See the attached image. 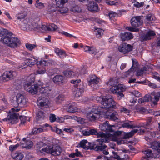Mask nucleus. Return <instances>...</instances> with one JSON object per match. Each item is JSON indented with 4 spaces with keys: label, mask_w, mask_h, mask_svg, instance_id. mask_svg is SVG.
Segmentation results:
<instances>
[{
    "label": "nucleus",
    "mask_w": 160,
    "mask_h": 160,
    "mask_svg": "<svg viewBox=\"0 0 160 160\" xmlns=\"http://www.w3.org/2000/svg\"><path fill=\"white\" fill-rule=\"evenodd\" d=\"M83 134L84 135L88 136L90 135H97L98 137H101V138L97 140L98 142L97 145L95 147L94 150L96 151H99L103 150L106 148L107 146L103 144L106 142V139L104 138L106 136L104 133L101 132H98L95 129H92L91 128H88L82 131Z\"/></svg>",
    "instance_id": "nucleus-1"
},
{
    "label": "nucleus",
    "mask_w": 160,
    "mask_h": 160,
    "mask_svg": "<svg viewBox=\"0 0 160 160\" xmlns=\"http://www.w3.org/2000/svg\"><path fill=\"white\" fill-rule=\"evenodd\" d=\"M6 29H2L0 31V34L3 36L2 39L4 43L9 47L15 48L20 45L19 40L17 38L14 37L12 32L7 33Z\"/></svg>",
    "instance_id": "nucleus-2"
},
{
    "label": "nucleus",
    "mask_w": 160,
    "mask_h": 160,
    "mask_svg": "<svg viewBox=\"0 0 160 160\" xmlns=\"http://www.w3.org/2000/svg\"><path fill=\"white\" fill-rule=\"evenodd\" d=\"M94 108L96 109V111L98 112V114H105L106 117L109 119L115 121L118 119L117 117V113L111 109H107L105 108L104 107H98Z\"/></svg>",
    "instance_id": "nucleus-3"
},
{
    "label": "nucleus",
    "mask_w": 160,
    "mask_h": 160,
    "mask_svg": "<svg viewBox=\"0 0 160 160\" xmlns=\"http://www.w3.org/2000/svg\"><path fill=\"white\" fill-rule=\"evenodd\" d=\"M42 150L55 156L60 155L62 152V148L58 144L48 145Z\"/></svg>",
    "instance_id": "nucleus-4"
},
{
    "label": "nucleus",
    "mask_w": 160,
    "mask_h": 160,
    "mask_svg": "<svg viewBox=\"0 0 160 160\" xmlns=\"http://www.w3.org/2000/svg\"><path fill=\"white\" fill-rule=\"evenodd\" d=\"M101 104L105 108L107 109H110L112 108H115L116 107L115 102L112 99V97L110 95L104 97L102 99Z\"/></svg>",
    "instance_id": "nucleus-5"
},
{
    "label": "nucleus",
    "mask_w": 160,
    "mask_h": 160,
    "mask_svg": "<svg viewBox=\"0 0 160 160\" xmlns=\"http://www.w3.org/2000/svg\"><path fill=\"white\" fill-rule=\"evenodd\" d=\"M88 84L90 86L94 89H97L100 85V79L94 75H91L88 78Z\"/></svg>",
    "instance_id": "nucleus-6"
},
{
    "label": "nucleus",
    "mask_w": 160,
    "mask_h": 160,
    "mask_svg": "<svg viewBox=\"0 0 160 160\" xmlns=\"http://www.w3.org/2000/svg\"><path fill=\"white\" fill-rule=\"evenodd\" d=\"M24 89L32 95L36 94L39 87L37 84H34L31 82H26L24 86Z\"/></svg>",
    "instance_id": "nucleus-7"
},
{
    "label": "nucleus",
    "mask_w": 160,
    "mask_h": 160,
    "mask_svg": "<svg viewBox=\"0 0 160 160\" xmlns=\"http://www.w3.org/2000/svg\"><path fill=\"white\" fill-rule=\"evenodd\" d=\"M17 100L15 101L14 104L16 106H19L21 107H24L26 105L27 100L26 98L20 94H18L16 96Z\"/></svg>",
    "instance_id": "nucleus-8"
},
{
    "label": "nucleus",
    "mask_w": 160,
    "mask_h": 160,
    "mask_svg": "<svg viewBox=\"0 0 160 160\" xmlns=\"http://www.w3.org/2000/svg\"><path fill=\"white\" fill-rule=\"evenodd\" d=\"M68 0H56V6L59 8L58 11L61 14L66 13L68 11V9L63 6L64 4L67 2Z\"/></svg>",
    "instance_id": "nucleus-9"
},
{
    "label": "nucleus",
    "mask_w": 160,
    "mask_h": 160,
    "mask_svg": "<svg viewBox=\"0 0 160 160\" xmlns=\"http://www.w3.org/2000/svg\"><path fill=\"white\" fill-rule=\"evenodd\" d=\"M143 16H138L132 17L131 20V23L132 27L137 28L141 25L143 23Z\"/></svg>",
    "instance_id": "nucleus-10"
},
{
    "label": "nucleus",
    "mask_w": 160,
    "mask_h": 160,
    "mask_svg": "<svg viewBox=\"0 0 160 160\" xmlns=\"http://www.w3.org/2000/svg\"><path fill=\"white\" fill-rule=\"evenodd\" d=\"M19 114L18 112H12L7 117L6 120L9 121V123L11 124L16 123L18 122Z\"/></svg>",
    "instance_id": "nucleus-11"
},
{
    "label": "nucleus",
    "mask_w": 160,
    "mask_h": 160,
    "mask_svg": "<svg viewBox=\"0 0 160 160\" xmlns=\"http://www.w3.org/2000/svg\"><path fill=\"white\" fill-rule=\"evenodd\" d=\"M49 101L48 98L45 97H39L37 101V104L41 108L43 107L48 108V107Z\"/></svg>",
    "instance_id": "nucleus-12"
},
{
    "label": "nucleus",
    "mask_w": 160,
    "mask_h": 160,
    "mask_svg": "<svg viewBox=\"0 0 160 160\" xmlns=\"http://www.w3.org/2000/svg\"><path fill=\"white\" fill-rule=\"evenodd\" d=\"M133 47L131 45L127 44L126 43H123L121 44L118 47V50L123 53L125 54L131 51Z\"/></svg>",
    "instance_id": "nucleus-13"
},
{
    "label": "nucleus",
    "mask_w": 160,
    "mask_h": 160,
    "mask_svg": "<svg viewBox=\"0 0 160 160\" xmlns=\"http://www.w3.org/2000/svg\"><path fill=\"white\" fill-rule=\"evenodd\" d=\"M150 101L154 105H156L157 104L160 98V92H153L151 93Z\"/></svg>",
    "instance_id": "nucleus-14"
},
{
    "label": "nucleus",
    "mask_w": 160,
    "mask_h": 160,
    "mask_svg": "<svg viewBox=\"0 0 160 160\" xmlns=\"http://www.w3.org/2000/svg\"><path fill=\"white\" fill-rule=\"evenodd\" d=\"M98 112L95 108H93L91 111L87 113V116L90 121H94L98 118Z\"/></svg>",
    "instance_id": "nucleus-15"
},
{
    "label": "nucleus",
    "mask_w": 160,
    "mask_h": 160,
    "mask_svg": "<svg viewBox=\"0 0 160 160\" xmlns=\"http://www.w3.org/2000/svg\"><path fill=\"white\" fill-rule=\"evenodd\" d=\"M155 35L154 32L152 31H150L146 34H144L141 35L140 40L142 42L151 39Z\"/></svg>",
    "instance_id": "nucleus-16"
},
{
    "label": "nucleus",
    "mask_w": 160,
    "mask_h": 160,
    "mask_svg": "<svg viewBox=\"0 0 160 160\" xmlns=\"http://www.w3.org/2000/svg\"><path fill=\"white\" fill-rule=\"evenodd\" d=\"M114 125H110L108 121H106L102 124L101 127L102 130L109 132H113V130L111 128L112 127H114Z\"/></svg>",
    "instance_id": "nucleus-17"
},
{
    "label": "nucleus",
    "mask_w": 160,
    "mask_h": 160,
    "mask_svg": "<svg viewBox=\"0 0 160 160\" xmlns=\"http://www.w3.org/2000/svg\"><path fill=\"white\" fill-rule=\"evenodd\" d=\"M64 77L60 75H57L53 78L54 82L57 84H60L63 83L64 82Z\"/></svg>",
    "instance_id": "nucleus-18"
},
{
    "label": "nucleus",
    "mask_w": 160,
    "mask_h": 160,
    "mask_svg": "<svg viewBox=\"0 0 160 160\" xmlns=\"http://www.w3.org/2000/svg\"><path fill=\"white\" fill-rule=\"evenodd\" d=\"M139 128V130L138 129H133L131 132L125 134L124 136V138L126 139L129 138L130 137H132L135 133L138 132V133L141 132H145V130H142L140 128Z\"/></svg>",
    "instance_id": "nucleus-19"
},
{
    "label": "nucleus",
    "mask_w": 160,
    "mask_h": 160,
    "mask_svg": "<svg viewBox=\"0 0 160 160\" xmlns=\"http://www.w3.org/2000/svg\"><path fill=\"white\" fill-rule=\"evenodd\" d=\"M139 128V130L138 129H133L131 132L125 134L124 136V138L126 139L129 138L130 137H132L135 133L138 132V133L141 132H145V130H142L140 128Z\"/></svg>",
    "instance_id": "nucleus-20"
},
{
    "label": "nucleus",
    "mask_w": 160,
    "mask_h": 160,
    "mask_svg": "<svg viewBox=\"0 0 160 160\" xmlns=\"http://www.w3.org/2000/svg\"><path fill=\"white\" fill-rule=\"evenodd\" d=\"M139 128V130L138 129H133L131 132L125 134L124 136V138L126 139L129 138L130 137H132L135 133L138 132V133L141 132H145V130H142L140 128Z\"/></svg>",
    "instance_id": "nucleus-21"
},
{
    "label": "nucleus",
    "mask_w": 160,
    "mask_h": 160,
    "mask_svg": "<svg viewBox=\"0 0 160 160\" xmlns=\"http://www.w3.org/2000/svg\"><path fill=\"white\" fill-rule=\"evenodd\" d=\"M120 37L122 41H125L132 39L133 36L131 33L126 32L121 33L120 34Z\"/></svg>",
    "instance_id": "nucleus-22"
},
{
    "label": "nucleus",
    "mask_w": 160,
    "mask_h": 160,
    "mask_svg": "<svg viewBox=\"0 0 160 160\" xmlns=\"http://www.w3.org/2000/svg\"><path fill=\"white\" fill-rule=\"evenodd\" d=\"M88 8L89 11L92 12H96L99 10L98 5L94 2L91 3Z\"/></svg>",
    "instance_id": "nucleus-23"
},
{
    "label": "nucleus",
    "mask_w": 160,
    "mask_h": 160,
    "mask_svg": "<svg viewBox=\"0 0 160 160\" xmlns=\"http://www.w3.org/2000/svg\"><path fill=\"white\" fill-rule=\"evenodd\" d=\"M63 74L68 78H73L75 77H78V73H75L72 70H66L64 71Z\"/></svg>",
    "instance_id": "nucleus-24"
},
{
    "label": "nucleus",
    "mask_w": 160,
    "mask_h": 160,
    "mask_svg": "<svg viewBox=\"0 0 160 160\" xmlns=\"http://www.w3.org/2000/svg\"><path fill=\"white\" fill-rule=\"evenodd\" d=\"M25 61L26 66L23 68H25L27 66L32 67L35 65L36 63V59L33 58H31L27 59Z\"/></svg>",
    "instance_id": "nucleus-25"
},
{
    "label": "nucleus",
    "mask_w": 160,
    "mask_h": 160,
    "mask_svg": "<svg viewBox=\"0 0 160 160\" xmlns=\"http://www.w3.org/2000/svg\"><path fill=\"white\" fill-rule=\"evenodd\" d=\"M17 75L16 72L12 71H7L4 73V76L10 79H12Z\"/></svg>",
    "instance_id": "nucleus-26"
},
{
    "label": "nucleus",
    "mask_w": 160,
    "mask_h": 160,
    "mask_svg": "<svg viewBox=\"0 0 160 160\" xmlns=\"http://www.w3.org/2000/svg\"><path fill=\"white\" fill-rule=\"evenodd\" d=\"M12 155L13 159L16 160H22L24 157L23 154L20 152L13 153Z\"/></svg>",
    "instance_id": "nucleus-27"
},
{
    "label": "nucleus",
    "mask_w": 160,
    "mask_h": 160,
    "mask_svg": "<svg viewBox=\"0 0 160 160\" xmlns=\"http://www.w3.org/2000/svg\"><path fill=\"white\" fill-rule=\"evenodd\" d=\"M55 51L61 58H63L67 56L65 52L62 50L56 48L55 49Z\"/></svg>",
    "instance_id": "nucleus-28"
},
{
    "label": "nucleus",
    "mask_w": 160,
    "mask_h": 160,
    "mask_svg": "<svg viewBox=\"0 0 160 160\" xmlns=\"http://www.w3.org/2000/svg\"><path fill=\"white\" fill-rule=\"evenodd\" d=\"M132 67L127 71V72H130L131 71H136L138 67V64L137 62L135 61L133 59H132Z\"/></svg>",
    "instance_id": "nucleus-29"
},
{
    "label": "nucleus",
    "mask_w": 160,
    "mask_h": 160,
    "mask_svg": "<svg viewBox=\"0 0 160 160\" xmlns=\"http://www.w3.org/2000/svg\"><path fill=\"white\" fill-rule=\"evenodd\" d=\"M150 95L146 94L144 97L139 98L138 100V102L139 103H142L145 102H148L150 101Z\"/></svg>",
    "instance_id": "nucleus-30"
},
{
    "label": "nucleus",
    "mask_w": 160,
    "mask_h": 160,
    "mask_svg": "<svg viewBox=\"0 0 160 160\" xmlns=\"http://www.w3.org/2000/svg\"><path fill=\"white\" fill-rule=\"evenodd\" d=\"M144 153L145 154V156L144 157L145 158H148L149 159L152 158L153 156L152 151L149 149L145 150L144 152Z\"/></svg>",
    "instance_id": "nucleus-31"
},
{
    "label": "nucleus",
    "mask_w": 160,
    "mask_h": 160,
    "mask_svg": "<svg viewBox=\"0 0 160 160\" xmlns=\"http://www.w3.org/2000/svg\"><path fill=\"white\" fill-rule=\"evenodd\" d=\"M28 20H23V22L20 24L21 26V28L23 30H28Z\"/></svg>",
    "instance_id": "nucleus-32"
},
{
    "label": "nucleus",
    "mask_w": 160,
    "mask_h": 160,
    "mask_svg": "<svg viewBox=\"0 0 160 160\" xmlns=\"http://www.w3.org/2000/svg\"><path fill=\"white\" fill-rule=\"evenodd\" d=\"M70 11L74 12H81V9L78 5H74L71 6Z\"/></svg>",
    "instance_id": "nucleus-33"
},
{
    "label": "nucleus",
    "mask_w": 160,
    "mask_h": 160,
    "mask_svg": "<svg viewBox=\"0 0 160 160\" xmlns=\"http://www.w3.org/2000/svg\"><path fill=\"white\" fill-rule=\"evenodd\" d=\"M95 32L97 38H99L103 35L104 31L102 29L98 28L95 29Z\"/></svg>",
    "instance_id": "nucleus-34"
},
{
    "label": "nucleus",
    "mask_w": 160,
    "mask_h": 160,
    "mask_svg": "<svg viewBox=\"0 0 160 160\" xmlns=\"http://www.w3.org/2000/svg\"><path fill=\"white\" fill-rule=\"evenodd\" d=\"M147 68L146 67H144L141 69H138L136 71H134L137 72V76H141L142 75L144 71H147Z\"/></svg>",
    "instance_id": "nucleus-35"
},
{
    "label": "nucleus",
    "mask_w": 160,
    "mask_h": 160,
    "mask_svg": "<svg viewBox=\"0 0 160 160\" xmlns=\"http://www.w3.org/2000/svg\"><path fill=\"white\" fill-rule=\"evenodd\" d=\"M58 28L57 26L53 23L49 24L48 26V31H54Z\"/></svg>",
    "instance_id": "nucleus-36"
},
{
    "label": "nucleus",
    "mask_w": 160,
    "mask_h": 160,
    "mask_svg": "<svg viewBox=\"0 0 160 160\" xmlns=\"http://www.w3.org/2000/svg\"><path fill=\"white\" fill-rule=\"evenodd\" d=\"M88 142L86 140H82L80 142V147L83 148L86 150L88 149V147L86 145V144Z\"/></svg>",
    "instance_id": "nucleus-37"
},
{
    "label": "nucleus",
    "mask_w": 160,
    "mask_h": 160,
    "mask_svg": "<svg viewBox=\"0 0 160 160\" xmlns=\"http://www.w3.org/2000/svg\"><path fill=\"white\" fill-rule=\"evenodd\" d=\"M43 131V129L41 128H35L32 129L31 134H37L42 132Z\"/></svg>",
    "instance_id": "nucleus-38"
},
{
    "label": "nucleus",
    "mask_w": 160,
    "mask_h": 160,
    "mask_svg": "<svg viewBox=\"0 0 160 160\" xmlns=\"http://www.w3.org/2000/svg\"><path fill=\"white\" fill-rule=\"evenodd\" d=\"M44 114L45 113L41 111H38L36 117V119L37 120L43 119L45 117Z\"/></svg>",
    "instance_id": "nucleus-39"
},
{
    "label": "nucleus",
    "mask_w": 160,
    "mask_h": 160,
    "mask_svg": "<svg viewBox=\"0 0 160 160\" xmlns=\"http://www.w3.org/2000/svg\"><path fill=\"white\" fill-rule=\"evenodd\" d=\"M132 121H129L128 122L123 123L122 125V126L124 128H135V126L132 125L130 124Z\"/></svg>",
    "instance_id": "nucleus-40"
},
{
    "label": "nucleus",
    "mask_w": 160,
    "mask_h": 160,
    "mask_svg": "<svg viewBox=\"0 0 160 160\" xmlns=\"http://www.w3.org/2000/svg\"><path fill=\"white\" fill-rule=\"evenodd\" d=\"M32 145L33 143L32 141L30 140H27L25 142V146L23 147L26 148L27 149H29L32 146Z\"/></svg>",
    "instance_id": "nucleus-41"
},
{
    "label": "nucleus",
    "mask_w": 160,
    "mask_h": 160,
    "mask_svg": "<svg viewBox=\"0 0 160 160\" xmlns=\"http://www.w3.org/2000/svg\"><path fill=\"white\" fill-rule=\"evenodd\" d=\"M108 16L110 19L113 20V19L115 18L116 17H117L118 14L115 12L111 11L109 13Z\"/></svg>",
    "instance_id": "nucleus-42"
},
{
    "label": "nucleus",
    "mask_w": 160,
    "mask_h": 160,
    "mask_svg": "<svg viewBox=\"0 0 160 160\" xmlns=\"http://www.w3.org/2000/svg\"><path fill=\"white\" fill-rule=\"evenodd\" d=\"M66 110L68 112H75L77 110L74 106L72 105H69L67 108Z\"/></svg>",
    "instance_id": "nucleus-43"
},
{
    "label": "nucleus",
    "mask_w": 160,
    "mask_h": 160,
    "mask_svg": "<svg viewBox=\"0 0 160 160\" xmlns=\"http://www.w3.org/2000/svg\"><path fill=\"white\" fill-rule=\"evenodd\" d=\"M37 46L35 44H32L29 43L26 44V48L30 51H32L33 49L36 47Z\"/></svg>",
    "instance_id": "nucleus-44"
},
{
    "label": "nucleus",
    "mask_w": 160,
    "mask_h": 160,
    "mask_svg": "<svg viewBox=\"0 0 160 160\" xmlns=\"http://www.w3.org/2000/svg\"><path fill=\"white\" fill-rule=\"evenodd\" d=\"M39 0H37L36 1V4H35V6L37 8L39 9L43 8L44 6L43 3L42 2H39Z\"/></svg>",
    "instance_id": "nucleus-45"
},
{
    "label": "nucleus",
    "mask_w": 160,
    "mask_h": 160,
    "mask_svg": "<svg viewBox=\"0 0 160 160\" xmlns=\"http://www.w3.org/2000/svg\"><path fill=\"white\" fill-rule=\"evenodd\" d=\"M105 2L107 4L110 5H118L120 2L118 1L116 2L115 1H111L108 0H106Z\"/></svg>",
    "instance_id": "nucleus-46"
},
{
    "label": "nucleus",
    "mask_w": 160,
    "mask_h": 160,
    "mask_svg": "<svg viewBox=\"0 0 160 160\" xmlns=\"http://www.w3.org/2000/svg\"><path fill=\"white\" fill-rule=\"evenodd\" d=\"M83 92H81V91L77 88L75 89L74 92V93L75 96L77 97L80 96Z\"/></svg>",
    "instance_id": "nucleus-47"
},
{
    "label": "nucleus",
    "mask_w": 160,
    "mask_h": 160,
    "mask_svg": "<svg viewBox=\"0 0 160 160\" xmlns=\"http://www.w3.org/2000/svg\"><path fill=\"white\" fill-rule=\"evenodd\" d=\"M110 91L113 93L117 94L118 92V86H112L110 88Z\"/></svg>",
    "instance_id": "nucleus-48"
},
{
    "label": "nucleus",
    "mask_w": 160,
    "mask_h": 160,
    "mask_svg": "<svg viewBox=\"0 0 160 160\" xmlns=\"http://www.w3.org/2000/svg\"><path fill=\"white\" fill-rule=\"evenodd\" d=\"M39 28L38 29V30L41 31L42 32L48 31V26L47 27L44 25H39Z\"/></svg>",
    "instance_id": "nucleus-49"
},
{
    "label": "nucleus",
    "mask_w": 160,
    "mask_h": 160,
    "mask_svg": "<svg viewBox=\"0 0 160 160\" xmlns=\"http://www.w3.org/2000/svg\"><path fill=\"white\" fill-rule=\"evenodd\" d=\"M146 19L148 21H151L154 20L155 17L152 14H150L146 16Z\"/></svg>",
    "instance_id": "nucleus-50"
},
{
    "label": "nucleus",
    "mask_w": 160,
    "mask_h": 160,
    "mask_svg": "<svg viewBox=\"0 0 160 160\" xmlns=\"http://www.w3.org/2000/svg\"><path fill=\"white\" fill-rule=\"evenodd\" d=\"M71 82L73 83L74 84V86L76 87L81 82V80L80 79L72 80L71 81Z\"/></svg>",
    "instance_id": "nucleus-51"
},
{
    "label": "nucleus",
    "mask_w": 160,
    "mask_h": 160,
    "mask_svg": "<svg viewBox=\"0 0 160 160\" xmlns=\"http://www.w3.org/2000/svg\"><path fill=\"white\" fill-rule=\"evenodd\" d=\"M152 118L151 117H148L147 119V122L145 124L146 126H149L152 124Z\"/></svg>",
    "instance_id": "nucleus-52"
},
{
    "label": "nucleus",
    "mask_w": 160,
    "mask_h": 160,
    "mask_svg": "<svg viewBox=\"0 0 160 160\" xmlns=\"http://www.w3.org/2000/svg\"><path fill=\"white\" fill-rule=\"evenodd\" d=\"M58 9L57 8L55 5H52L49 9V12H54L57 10H58Z\"/></svg>",
    "instance_id": "nucleus-53"
},
{
    "label": "nucleus",
    "mask_w": 160,
    "mask_h": 160,
    "mask_svg": "<svg viewBox=\"0 0 160 160\" xmlns=\"http://www.w3.org/2000/svg\"><path fill=\"white\" fill-rule=\"evenodd\" d=\"M76 88L77 89H78L81 91V92H84V86L82 82H80Z\"/></svg>",
    "instance_id": "nucleus-54"
},
{
    "label": "nucleus",
    "mask_w": 160,
    "mask_h": 160,
    "mask_svg": "<svg viewBox=\"0 0 160 160\" xmlns=\"http://www.w3.org/2000/svg\"><path fill=\"white\" fill-rule=\"evenodd\" d=\"M112 152L114 155V158L118 160H122V159L124 158H121L120 156L118 155V153L117 152L112 151Z\"/></svg>",
    "instance_id": "nucleus-55"
},
{
    "label": "nucleus",
    "mask_w": 160,
    "mask_h": 160,
    "mask_svg": "<svg viewBox=\"0 0 160 160\" xmlns=\"http://www.w3.org/2000/svg\"><path fill=\"white\" fill-rule=\"evenodd\" d=\"M46 72L45 68H44L42 69L40 68V67H39L38 70L37 71V72L38 74H43L44 73Z\"/></svg>",
    "instance_id": "nucleus-56"
},
{
    "label": "nucleus",
    "mask_w": 160,
    "mask_h": 160,
    "mask_svg": "<svg viewBox=\"0 0 160 160\" xmlns=\"http://www.w3.org/2000/svg\"><path fill=\"white\" fill-rule=\"evenodd\" d=\"M135 3L133 4L134 6L137 8H139L142 6L144 5V2H141L139 3L138 2H135Z\"/></svg>",
    "instance_id": "nucleus-57"
},
{
    "label": "nucleus",
    "mask_w": 160,
    "mask_h": 160,
    "mask_svg": "<svg viewBox=\"0 0 160 160\" xmlns=\"http://www.w3.org/2000/svg\"><path fill=\"white\" fill-rule=\"evenodd\" d=\"M117 94L118 95L117 98L118 100H120L124 96V95L122 92L120 91H119L118 92Z\"/></svg>",
    "instance_id": "nucleus-58"
},
{
    "label": "nucleus",
    "mask_w": 160,
    "mask_h": 160,
    "mask_svg": "<svg viewBox=\"0 0 160 160\" xmlns=\"http://www.w3.org/2000/svg\"><path fill=\"white\" fill-rule=\"evenodd\" d=\"M19 119L21 121V124H24L26 122V118L25 116H21L19 117Z\"/></svg>",
    "instance_id": "nucleus-59"
},
{
    "label": "nucleus",
    "mask_w": 160,
    "mask_h": 160,
    "mask_svg": "<svg viewBox=\"0 0 160 160\" xmlns=\"http://www.w3.org/2000/svg\"><path fill=\"white\" fill-rule=\"evenodd\" d=\"M44 88L45 89V94L46 96L51 91V89L48 86L44 87Z\"/></svg>",
    "instance_id": "nucleus-60"
},
{
    "label": "nucleus",
    "mask_w": 160,
    "mask_h": 160,
    "mask_svg": "<svg viewBox=\"0 0 160 160\" xmlns=\"http://www.w3.org/2000/svg\"><path fill=\"white\" fill-rule=\"evenodd\" d=\"M50 120L51 122H54L56 121L57 118H56L55 115L54 114H50Z\"/></svg>",
    "instance_id": "nucleus-61"
},
{
    "label": "nucleus",
    "mask_w": 160,
    "mask_h": 160,
    "mask_svg": "<svg viewBox=\"0 0 160 160\" xmlns=\"http://www.w3.org/2000/svg\"><path fill=\"white\" fill-rule=\"evenodd\" d=\"M19 146L18 144H17L15 145H11L9 147V150L11 151H12L16 150Z\"/></svg>",
    "instance_id": "nucleus-62"
},
{
    "label": "nucleus",
    "mask_w": 160,
    "mask_h": 160,
    "mask_svg": "<svg viewBox=\"0 0 160 160\" xmlns=\"http://www.w3.org/2000/svg\"><path fill=\"white\" fill-rule=\"evenodd\" d=\"M26 16V15L23 13L21 14H18L17 15V18L18 20H21L23 19Z\"/></svg>",
    "instance_id": "nucleus-63"
},
{
    "label": "nucleus",
    "mask_w": 160,
    "mask_h": 160,
    "mask_svg": "<svg viewBox=\"0 0 160 160\" xmlns=\"http://www.w3.org/2000/svg\"><path fill=\"white\" fill-rule=\"evenodd\" d=\"M40 65L41 67L46 66L48 65V62L44 60H41L39 62Z\"/></svg>",
    "instance_id": "nucleus-64"
}]
</instances>
